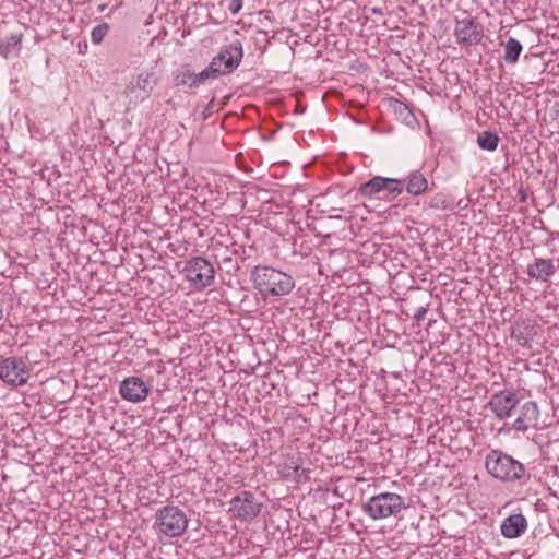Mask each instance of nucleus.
I'll use <instances>...</instances> for the list:
<instances>
[{
	"label": "nucleus",
	"instance_id": "21",
	"mask_svg": "<svg viewBox=\"0 0 559 559\" xmlns=\"http://www.w3.org/2000/svg\"><path fill=\"white\" fill-rule=\"evenodd\" d=\"M22 34H11L0 44V55L4 58L17 55L21 48Z\"/></svg>",
	"mask_w": 559,
	"mask_h": 559
},
{
	"label": "nucleus",
	"instance_id": "30",
	"mask_svg": "<svg viewBox=\"0 0 559 559\" xmlns=\"http://www.w3.org/2000/svg\"><path fill=\"white\" fill-rule=\"evenodd\" d=\"M122 249H123V252H127V246H123Z\"/></svg>",
	"mask_w": 559,
	"mask_h": 559
},
{
	"label": "nucleus",
	"instance_id": "1",
	"mask_svg": "<svg viewBox=\"0 0 559 559\" xmlns=\"http://www.w3.org/2000/svg\"><path fill=\"white\" fill-rule=\"evenodd\" d=\"M253 277L257 289L264 297L285 296L295 287L290 275L269 266H257Z\"/></svg>",
	"mask_w": 559,
	"mask_h": 559
},
{
	"label": "nucleus",
	"instance_id": "18",
	"mask_svg": "<svg viewBox=\"0 0 559 559\" xmlns=\"http://www.w3.org/2000/svg\"><path fill=\"white\" fill-rule=\"evenodd\" d=\"M555 270L551 260L536 259L535 263L528 266V275L545 282L555 273Z\"/></svg>",
	"mask_w": 559,
	"mask_h": 559
},
{
	"label": "nucleus",
	"instance_id": "4",
	"mask_svg": "<svg viewBox=\"0 0 559 559\" xmlns=\"http://www.w3.org/2000/svg\"><path fill=\"white\" fill-rule=\"evenodd\" d=\"M242 57V44L239 40L233 41L221 49L210 64L201 71V76L217 79L221 75L229 74L239 67Z\"/></svg>",
	"mask_w": 559,
	"mask_h": 559
},
{
	"label": "nucleus",
	"instance_id": "9",
	"mask_svg": "<svg viewBox=\"0 0 559 559\" xmlns=\"http://www.w3.org/2000/svg\"><path fill=\"white\" fill-rule=\"evenodd\" d=\"M156 85L157 78L153 70L141 71L127 85L126 95L130 102L141 103L151 96Z\"/></svg>",
	"mask_w": 559,
	"mask_h": 559
},
{
	"label": "nucleus",
	"instance_id": "13",
	"mask_svg": "<svg viewBox=\"0 0 559 559\" xmlns=\"http://www.w3.org/2000/svg\"><path fill=\"white\" fill-rule=\"evenodd\" d=\"M518 404L516 393L508 389L495 393L489 402L491 411L501 420L511 417L512 411Z\"/></svg>",
	"mask_w": 559,
	"mask_h": 559
},
{
	"label": "nucleus",
	"instance_id": "22",
	"mask_svg": "<svg viewBox=\"0 0 559 559\" xmlns=\"http://www.w3.org/2000/svg\"><path fill=\"white\" fill-rule=\"evenodd\" d=\"M477 144L481 150L493 152L499 144V136L490 131H483L477 136Z\"/></svg>",
	"mask_w": 559,
	"mask_h": 559
},
{
	"label": "nucleus",
	"instance_id": "7",
	"mask_svg": "<svg viewBox=\"0 0 559 559\" xmlns=\"http://www.w3.org/2000/svg\"><path fill=\"white\" fill-rule=\"evenodd\" d=\"M262 502L251 491L242 490L229 501L228 513L231 518L251 522L261 512Z\"/></svg>",
	"mask_w": 559,
	"mask_h": 559
},
{
	"label": "nucleus",
	"instance_id": "29",
	"mask_svg": "<svg viewBox=\"0 0 559 559\" xmlns=\"http://www.w3.org/2000/svg\"><path fill=\"white\" fill-rule=\"evenodd\" d=\"M3 319V305L0 302V321Z\"/></svg>",
	"mask_w": 559,
	"mask_h": 559
},
{
	"label": "nucleus",
	"instance_id": "6",
	"mask_svg": "<svg viewBox=\"0 0 559 559\" xmlns=\"http://www.w3.org/2000/svg\"><path fill=\"white\" fill-rule=\"evenodd\" d=\"M31 372V362L26 357L9 356L0 359V380L9 386L26 384Z\"/></svg>",
	"mask_w": 559,
	"mask_h": 559
},
{
	"label": "nucleus",
	"instance_id": "23",
	"mask_svg": "<svg viewBox=\"0 0 559 559\" xmlns=\"http://www.w3.org/2000/svg\"><path fill=\"white\" fill-rule=\"evenodd\" d=\"M108 23H100L96 25L91 32V40L94 45H99L103 43L104 38L107 36L109 32Z\"/></svg>",
	"mask_w": 559,
	"mask_h": 559
},
{
	"label": "nucleus",
	"instance_id": "3",
	"mask_svg": "<svg viewBox=\"0 0 559 559\" xmlns=\"http://www.w3.org/2000/svg\"><path fill=\"white\" fill-rule=\"evenodd\" d=\"M189 524L186 512L177 506L168 504L155 513L153 530L158 537H179Z\"/></svg>",
	"mask_w": 559,
	"mask_h": 559
},
{
	"label": "nucleus",
	"instance_id": "16",
	"mask_svg": "<svg viewBox=\"0 0 559 559\" xmlns=\"http://www.w3.org/2000/svg\"><path fill=\"white\" fill-rule=\"evenodd\" d=\"M501 534L506 538H516L527 530V521L523 514H511L501 524Z\"/></svg>",
	"mask_w": 559,
	"mask_h": 559
},
{
	"label": "nucleus",
	"instance_id": "11",
	"mask_svg": "<svg viewBox=\"0 0 559 559\" xmlns=\"http://www.w3.org/2000/svg\"><path fill=\"white\" fill-rule=\"evenodd\" d=\"M183 272L186 278L197 288L211 285L214 278L213 265L203 258H194L189 261Z\"/></svg>",
	"mask_w": 559,
	"mask_h": 559
},
{
	"label": "nucleus",
	"instance_id": "27",
	"mask_svg": "<svg viewBox=\"0 0 559 559\" xmlns=\"http://www.w3.org/2000/svg\"><path fill=\"white\" fill-rule=\"evenodd\" d=\"M241 9H242V0H230V2L228 4V11L233 15L238 14Z\"/></svg>",
	"mask_w": 559,
	"mask_h": 559
},
{
	"label": "nucleus",
	"instance_id": "2",
	"mask_svg": "<svg viewBox=\"0 0 559 559\" xmlns=\"http://www.w3.org/2000/svg\"><path fill=\"white\" fill-rule=\"evenodd\" d=\"M487 472L504 483L521 480L525 476V466L501 450H491L485 459Z\"/></svg>",
	"mask_w": 559,
	"mask_h": 559
},
{
	"label": "nucleus",
	"instance_id": "8",
	"mask_svg": "<svg viewBox=\"0 0 559 559\" xmlns=\"http://www.w3.org/2000/svg\"><path fill=\"white\" fill-rule=\"evenodd\" d=\"M358 192L362 197H373L383 193L381 199L391 201L403 192V182L399 179L376 176L362 183Z\"/></svg>",
	"mask_w": 559,
	"mask_h": 559
},
{
	"label": "nucleus",
	"instance_id": "20",
	"mask_svg": "<svg viewBox=\"0 0 559 559\" xmlns=\"http://www.w3.org/2000/svg\"><path fill=\"white\" fill-rule=\"evenodd\" d=\"M503 46V56L502 59L508 64H515L520 58V55L523 50L522 44L513 38L510 37L507 41L501 44Z\"/></svg>",
	"mask_w": 559,
	"mask_h": 559
},
{
	"label": "nucleus",
	"instance_id": "10",
	"mask_svg": "<svg viewBox=\"0 0 559 559\" xmlns=\"http://www.w3.org/2000/svg\"><path fill=\"white\" fill-rule=\"evenodd\" d=\"M280 476L290 483L300 484L310 479V469L305 466L300 453L285 455L277 465Z\"/></svg>",
	"mask_w": 559,
	"mask_h": 559
},
{
	"label": "nucleus",
	"instance_id": "19",
	"mask_svg": "<svg viewBox=\"0 0 559 559\" xmlns=\"http://www.w3.org/2000/svg\"><path fill=\"white\" fill-rule=\"evenodd\" d=\"M403 186L406 185L407 193L412 195H420L426 192L428 181L419 171L411 173L405 180H402Z\"/></svg>",
	"mask_w": 559,
	"mask_h": 559
},
{
	"label": "nucleus",
	"instance_id": "15",
	"mask_svg": "<svg viewBox=\"0 0 559 559\" xmlns=\"http://www.w3.org/2000/svg\"><path fill=\"white\" fill-rule=\"evenodd\" d=\"M539 417V409L535 402H525L520 409V415L513 423V429L516 431H526L531 427L537 425Z\"/></svg>",
	"mask_w": 559,
	"mask_h": 559
},
{
	"label": "nucleus",
	"instance_id": "5",
	"mask_svg": "<svg viewBox=\"0 0 559 559\" xmlns=\"http://www.w3.org/2000/svg\"><path fill=\"white\" fill-rule=\"evenodd\" d=\"M402 496L394 492H381L369 498L362 506L364 512L372 520L396 516L405 509Z\"/></svg>",
	"mask_w": 559,
	"mask_h": 559
},
{
	"label": "nucleus",
	"instance_id": "17",
	"mask_svg": "<svg viewBox=\"0 0 559 559\" xmlns=\"http://www.w3.org/2000/svg\"><path fill=\"white\" fill-rule=\"evenodd\" d=\"M210 76H201V72L193 73L188 68L178 69L174 76V82L177 86L195 87Z\"/></svg>",
	"mask_w": 559,
	"mask_h": 559
},
{
	"label": "nucleus",
	"instance_id": "14",
	"mask_svg": "<svg viewBox=\"0 0 559 559\" xmlns=\"http://www.w3.org/2000/svg\"><path fill=\"white\" fill-rule=\"evenodd\" d=\"M119 392L123 400L139 403L147 397L150 389L141 378L129 377L121 382Z\"/></svg>",
	"mask_w": 559,
	"mask_h": 559
},
{
	"label": "nucleus",
	"instance_id": "28",
	"mask_svg": "<svg viewBox=\"0 0 559 559\" xmlns=\"http://www.w3.org/2000/svg\"><path fill=\"white\" fill-rule=\"evenodd\" d=\"M426 314H427V308L421 306L416 309V311L414 313V319L416 321H421L425 319Z\"/></svg>",
	"mask_w": 559,
	"mask_h": 559
},
{
	"label": "nucleus",
	"instance_id": "24",
	"mask_svg": "<svg viewBox=\"0 0 559 559\" xmlns=\"http://www.w3.org/2000/svg\"><path fill=\"white\" fill-rule=\"evenodd\" d=\"M391 106H392L394 112L400 116V118H402L407 123H409L411 120L414 119V115L412 114L409 108L404 103H402L397 99H393L391 103Z\"/></svg>",
	"mask_w": 559,
	"mask_h": 559
},
{
	"label": "nucleus",
	"instance_id": "25",
	"mask_svg": "<svg viewBox=\"0 0 559 559\" xmlns=\"http://www.w3.org/2000/svg\"><path fill=\"white\" fill-rule=\"evenodd\" d=\"M530 330L531 329L528 325L523 326V328L520 325H516L512 330V337L515 338L520 345L525 346L528 344L530 338H531Z\"/></svg>",
	"mask_w": 559,
	"mask_h": 559
},
{
	"label": "nucleus",
	"instance_id": "12",
	"mask_svg": "<svg viewBox=\"0 0 559 559\" xmlns=\"http://www.w3.org/2000/svg\"><path fill=\"white\" fill-rule=\"evenodd\" d=\"M454 36L457 44L473 46L481 40L483 28L474 19L457 20Z\"/></svg>",
	"mask_w": 559,
	"mask_h": 559
},
{
	"label": "nucleus",
	"instance_id": "26",
	"mask_svg": "<svg viewBox=\"0 0 559 559\" xmlns=\"http://www.w3.org/2000/svg\"><path fill=\"white\" fill-rule=\"evenodd\" d=\"M430 206L445 209L448 206V202L443 195L439 194L430 200Z\"/></svg>",
	"mask_w": 559,
	"mask_h": 559
}]
</instances>
